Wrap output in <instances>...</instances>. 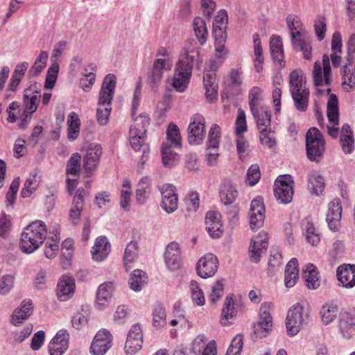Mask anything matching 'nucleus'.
I'll return each instance as SVG.
<instances>
[{"label":"nucleus","mask_w":355,"mask_h":355,"mask_svg":"<svg viewBox=\"0 0 355 355\" xmlns=\"http://www.w3.org/2000/svg\"><path fill=\"white\" fill-rule=\"evenodd\" d=\"M195 62L198 67L202 62L198 47L186 46L185 53L180 55L175 68L173 87L177 92H182L187 87Z\"/></svg>","instance_id":"nucleus-1"},{"label":"nucleus","mask_w":355,"mask_h":355,"mask_svg":"<svg viewBox=\"0 0 355 355\" xmlns=\"http://www.w3.org/2000/svg\"><path fill=\"white\" fill-rule=\"evenodd\" d=\"M46 229L42 220H35L24 229L20 239V248L22 252L31 254L42 244L46 236Z\"/></svg>","instance_id":"nucleus-2"},{"label":"nucleus","mask_w":355,"mask_h":355,"mask_svg":"<svg viewBox=\"0 0 355 355\" xmlns=\"http://www.w3.org/2000/svg\"><path fill=\"white\" fill-rule=\"evenodd\" d=\"M166 141L163 142L161 148L162 163L165 167L171 168L175 166L178 161V155L173 148L182 147V139L179 128L171 123L166 131Z\"/></svg>","instance_id":"nucleus-3"},{"label":"nucleus","mask_w":355,"mask_h":355,"mask_svg":"<svg viewBox=\"0 0 355 355\" xmlns=\"http://www.w3.org/2000/svg\"><path fill=\"white\" fill-rule=\"evenodd\" d=\"M290 92L295 107L300 112L306 111L309 105V90L306 87L305 78L301 71L295 70L290 74Z\"/></svg>","instance_id":"nucleus-4"},{"label":"nucleus","mask_w":355,"mask_h":355,"mask_svg":"<svg viewBox=\"0 0 355 355\" xmlns=\"http://www.w3.org/2000/svg\"><path fill=\"white\" fill-rule=\"evenodd\" d=\"M306 148L308 158L318 162L324 151V142L322 135L316 128H310L306 136Z\"/></svg>","instance_id":"nucleus-5"},{"label":"nucleus","mask_w":355,"mask_h":355,"mask_svg":"<svg viewBox=\"0 0 355 355\" xmlns=\"http://www.w3.org/2000/svg\"><path fill=\"white\" fill-rule=\"evenodd\" d=\"M309 315L300 304L293 305L288 311L286 327L290 336H294L300 331L301 327L308 319Z\"/></svg>","instance_id":"nucleus-6"},{"label":"nucleus","mask_w":355,"mask_h":355,"mask_svg":"<svg viewBox=\"0 0 355 355\" xmlns=\"http://www.w3.org/2000/svg\"><path fill=\"white\" fill-rule=\"evenodd\" d=\"M293 181L291 175H285L277 178L274 184V193L279 202L289 203L293 199Z\"/></svg>","instance_id":"nucleus-7"},{"label":"nucleus","mask_w":355,"mask_h":355,"mask_svg":"<svg viewBox=\"0 0 355 355\" xmlns=\"http://www.w3.org/2000/svg\"><path fill=\"white\" fill-rule=\"evenodd\" d=\"M205 121L200 114H195L191 119L188 128V142L191 145L202 144L205 136Z\"/></svg>","instance_id":"nucleus-8"},{"label":"nucleus","mask_w":355,"mask_h":355,"mask_svg":"<svg viewBox=\"0 0 355 355\" xmlns=\"http://www.w3.org/2000/svg\"><path fill=\"white\" fill-rule=\"evenodd\" d=\"M322 65L323 68H322L319 62H315L313 66V77L315 86L317 87L323 85L328 86L331 84L330 60L329 56L326 54L322 57Z\"/></svg>","instance_id":"nucleus-9"},{"label":"nucleus","mask_w":355,"mask_h":355,"mask_svg":"<svg viewBox=\"0 0 355 355\" xmlns=\"http://www.w3.org/2000/svg\"><path fill=\"white\" fill-rule=\"evenodd\" d=\"M218 267V261L216 256L209 253L201 257L196 265L198 275L207 279L215 275Z\"/></svg>","instance_id":"nucleus-10"},{"label":"nucleus","mask_w":355,"mask_h":355,"mask_svg":"<svg viewBox=\"0 0 355 355\" xmlns=\"http://www.w3.org/2000/svg\"><path fill=\"white\" fill-rule=\"evenodd\" d=\"M130 144L135 152L141 151L142 153L138 168V171H140L144 168L145 163L148 159L150 154L149 145L146 142V136H140L136 133V130L130 131Z\"/></svg>","instance_id":"nucleus-11"},{"label":"nucleus","mask_w":355,"mask_h":355,"mask_svg":"<svg viewBox=\"0 0 355 355\" xmlns=\"http://www.w3.org/2000/svg\"><path fill=\"white\" fill-rule=\"evenodd\" d=\"M159 191L162 193V208L168 214L173 213L178 208V196L175 187L173 184H166L160 186Z\"/></svg>","instance_id":"nucleus-12"},{"label":"nucleus","mask_w":355,"mask_h":355,"mask_svg":"<svg viewBox=\"0 0 355 355\" xmlns=\"http://www.w3.org/2000/svg\"><path fill=\"white\" fill-rule=\"evenodd\" d=\"M112 338L110 331L103 329L97 332L90 347L94 355H103L111 347Z\"/></svg>","instance_id":"nucleus-13"},{"label":"nucleus","mask_w":355,"mask_h":355,"mask_svg":"<svg viewBox=\"0 0 355 355\" xmlns=\"http://www.w3.org/2000/svg\"><path fill=\"white\" fill-rule=\"evenodd\" d=\"M327 117L329 121L334 125L328 126V134L333 138H336L338 134L339 108L338 100L336 94H330L327 102Z\"/></svg>","instance_id":"nucleus-14"},{"label":"nucleus","mask_w":355,"mask_h":355,"mask_svg":"<svg viewBox=\"0 0 355 355\" xmlns=\"http://www.w3.org/2000/svg\"><path fill=\"white\" fill-rule=\"evenodd\" d=\"M265 218V207L261 198L252 200L249 211V220L251 229L255 230L262 227Z\"/></svg>","instance_id":"nucleus-15"},{"label":"nucleus","mask_w":355,"mask_h":355,"mask_svg":"<svg viewBox=\"0 0 355 355\" xmlns=\"http://www.w3.org/2000/svg\"><path fill=\"white\" fill-rule=\"evenodd\" d=\"M270 304H262L259 309V321L254 326V332L260 337H266L272 328Z\"/></svg>","instance_id":"nucleus-16"},{"label":"nucleus","mask_w":355,"mask_h":355,"mask_svg":"<svg viewBox=\"0 0 355 355\" xmlns=\"http://www.w3.org/2000/svg\"><path fill=\"white\" fill-rule=\"evenodd\" d=\"M268 247V241L265 232L259 233L254 239H252L249 246L250 260L253 263H258L261 255L265 252Z\"/></svg>","instance_id":"nucleus-17"},{"label":"nucleus","mask_w":355,"mask_h":355,"mask_svg":"<svg viewBox=\"0 0 355 355\" xmlns=\"http://www.w3.org/2000/svg\"><path fill=\"white\" fill-rule=\"evenodd\" d=\"M171 65L169 60L167 59L157 58L154 61L149 82L153 90L155 91L160 85L163 78L164 70L170 69Z\"/></svg>","instance_id":"nucleus-18"},{"label":"nucleus","mask_w":355,"mask_h":355,"mask_svg":"<svg viewBox=\"0 0 355 355\" xmlns=\"http://www.w3.org/2000/svg\"><path fill=\"white\" fill-rule=\"evenodd\" d=\"M164 260L168 270L174 271L180 268L181 257L179 244L176 242L169 243L165 250Z\"/></svg>","instance_id":"nucleus-19"},{"label":"nucleus","mask_w":355,"mask_h":355,"mask_svg":"<svg viewBox=\"0 0 355 355\" xmlns=\"http://www.w3.org/2000/svg\"><path fill=\"white\" fill-rule=\"evenodd\" d=\"M339 329L343 337L349 338L355 333V310L340 313Z\"/></svg>","instance_id":"nucleus-20"},{"label":"nucleus","mask_w":355,"mask_h":355,"mask_svg":"<svg viewBox=\"0 0 355 355\" xmlns=\"http://www.w3.org/2000/svg\"><path fill=\"white\" fill-rule=\"evenodd\" d=\"M69 334L60 330L49 344L50 355H62L68 347Z\"/></svg>","instance_id":"nucleus-21"},{"label":"nucleus","mask_w":355,"mask_h":355,"mask_svg":"<svg viewBox=\"0 0 355 355\" xmlns=\"http://www.w3.org/2000/svg\"><path fill=\"white\" fill-rule=\"evenodd\" d=\"M342 215V207L338 199H334L329 204L328 213L326 220L329 229L332 231H337L340 226V221Z\"/></svg>","instance_id":"nucleus-22"},{"label":"nucleus","mask_w":355,"mask_h":355,"mask_svg":"<svg viewBox=\"0 0 355 355\" xmlns=\"http://www.w3.org/2000/svg\"><path fill=\"white\" fill-rule=\"evenodd\" d=\"M74 288V279L67 275H63L58 281L57 286L56 292L58 300H67L73 295Z\"/></svg>","instance_id":"nucleus-23"},{"label":"nucleus","mask_w":355,"mask_h":355,"mask_svg":"<svg viewBox=\"0 0 355 355\" xmlns=\"http://www.w3.org/2000/svg\"><path fill=\"white\" fill-rule=\"evenodd\" d=\"M238 194L236 185L230 180L225 179L220 187L221 202L225 205H230L235 201Z\"/></svg>","instance_id":"nucleus-24"},{"label":"nucleus","mask_w":355,"mask_h":355,"mask_svg":"<svg viewBox=\"0 0 355 355\" xmlns=\"http://www.w3.org/2000/svg\"><path fill=\"white\" fill-rule=\"evenodd\" d=\"M336 275L343 286L352 288L355 286V265H346L339 266Z\"/></svg>","instance_id":"nucleus-25"},{"label":"nucleus","mask_w":355,"mask_h":355,"mask_svg":"<svg viewBox=\"0 0 355 355\" xmlns=\"http://www.w3.org/2000/svg\"><path fill=\"white\" fill-rule=\"evenodd\" d=\"M212 35L215 40L216 56L218 58H225L227 55L224 46L227 38L225 28L223 26H213Z\"/></svg>","instance_id":"nucleus-26"},{"label":"nucleus","mask_w":355,"mask_h":355,"mask_svg":"<svg viewBox=\"0 0 355 355\" xmlns=\"http://www.w3.org/2000/svg\"><path fill=\"white\" fill-rule=\"evenodd\" d=\"M33 309V302L30 300L22 301L19 308L16 309L11 315V323L14 325H18L31 315Z\"/></svg>","instance_id":"nucleus-27"},{"label":"nucleus","mask_w":355,"mask_h":355,"mask_svg":"<svg viewBox=\"0 0 355 355\" xmlns=\"http://www.w3.org/2000/svg\"><path fill=\"white\" fill-rule=\"evenodd\" d=\"M114 290L112 282H107L101 284L96 292V306L98 309H103L104 306L112 297Z\"/></svg>","instance_id":"nucleus-28"},{"label":"nucleus","mask_w":355,"mask_h":355,"mask_svg":"<svg viewBox=\"0 0 355 355\" xmlns=\"http://www.w3.org/2000/svg\"><path fill=\"white\" fill-rule=\"evenodd\" d=\"M301 36L302 32L300 31H297L296 32L293 31L291 33L293 49L297 51H302L303 53L304 58L306 60H310L311 58V46L304 39L298 38Z\"/></svg>","instance_id":"nucleus-29"},{"label":"nucleus","mask_w":355,"mask_h":355,"mask_svg":"<svg viewBox=\"0 0 355 355\" xmlns=\"http://www.w3.org/2000/svg\"><path fill=\"white\" fill-rule=\"evenodd\" d=\"M110 251V245L105 236H101L96 241L92 248V253L93 259L96 261H102L108 255Z\"/></svg>","instance_id":"nucleus-30"},{"label":"nucleus","mask_w":355,"mask_h":355,"mask_svg":"<svg viewBox=\"0 0 355 355\" xmlns=\"http://www.w3.org/2000/svg\"><path fill=\"white\" fill-rule=\"evenodd\" d=\"M299 278V269L297 268V260L295 258L291 259L286 266L284 283L287 288L295 286Z\"/></svg>","instance_id":"nucleus-31"},{"label":"nucleus","mask_w":355,"mask_h":355,"mask_svg":"<svg viewBox=\"0 0 355 355\" xmlns=\"http://www.w3.org/2000/svg\"><path fill=\"white\" fill-rule=\"evenodd\" d=\"M257 123L259 130L263 128H268L271 123L270 111L267 107H261L257 110H252L251 112Z\"/></svg>","instance_id":"nucleus-32"},{"label":"nucleus","mask_w":355,"mask_h":355,"mask_svg":"<svg viewBox=\"0 0 355 355\" xmlns=\"http://www.w3.org/2000/svg\"><path fill=\"white\" fill-rule=\"evenodd\" d=\"M151 179L148 177L142 178L139 183L136 191V200L139 205L146 203L151 191Z\"/></svg>","instance_id":"nucleus-33"},{"label":"nucleus","mask_w":355,"mask_h":355,"mask_svg":"<svg viewBox=\"0 0 355 355\" xmlns=\"http://www.w3.org/2000/svg\"><path fill=\"white\" fill-rule=\"evenodd\" d=\"M40 95L37 91H33L30 87L25 89L24 94V105L26 107L25 111L33 113L37 108Z\"/></svg>","instance_id":"nucleus-34"},{"label":"nucleus","mask_w":355,"mask_h":355,"mask_svg":"<svg viewBox=\"0 0 355 355\" xmlns=\"http://www.w3.org/2000/svg\"><path fill=\"white\" fill-rule=\"evenodd\" d=\"M324 178L317 172H311L308 176V188L312 193L318 196L324 189Z\"/></svg>","instance_id":"nucleus-35"},{"label":"nucleus","mask_w":355,"mask_h":355,"mask_svg":"<svg viewBox=\"0 0 355 355\" xmlns=\"http://www.w3.org/2000/svg\"><path fill=\"white\" fill-rule=\"evenodd\" d=\"M236 315V311L232 297L228 295L226 297L224 307L222 310V318L220 323L222 325H227L231 323L230 320L233 319Z\"/></svg>","instance_id":"nucleus-36"},{"label":"nucleus","mask_w":355,"mask_h":355,"mask_svg":"<svg viewBox=\"0 0 355 355\" xmlns=\"http://www.w3.org/2000/svg\"><path fill=\"white\" fill-rule=\"evenodd\" d=\"M303 272L304 277L306 282V286L309 288L316 289L319 287L318 273L314 265L311 263L307 264Z\"/></svg>","instance_id":"nucleus-37"},{"label":"nucleus","mask_w":355,"mask_h":355,"mask_svg":"<svg viewBox=\"0 0 355 355\" xmlns=\"http://www.w3.org/2000/svg\"><path fill=\"white\" fill-rule=\"evenodd\" d=\"M193 31L196 38L201 45L205 44L207 38L208 31L205 20L197 17L193 21Z\"/></svg>","instance_id":"nucleus-38"},{"label":"nucleus","mask_w":355,"mask_h":355,"mask_svg":"<svg viewBox=\"0 0 355 355\" xmlns=\"http://www.w3.org/2000/svg\"><path fill=\"white\" fill-rule=\"evenodd\" d=\"M271 55L275 61L281 62L284 58L283 44L279 36L272 35L270 41Z\"/></svg>","instance_id":"nucleus-39"},{"label":"nucleus","mask_w":355,"mask_h":355,"mask_svg":"<svg viewBox=\"0 0 355 355\" xmlns=\"http://www.w3.org/2000/svg\"><path fill=\"white\" fill-rule=\"evenodd\" d=\"M146 284V273L141 270H135L130 275L129 284L130 288L139 291Z\"/></svg>","instance_id":"nucleus-40"},{"label":"nucleus","mask_w":355,"mask_h":355,"mask_svg":"<svg viewBox=\"0 0 355 355\" xmlns=\"http://www.w3.org/2000/svg\"><path fill=\"white\" fill-rule=\"evenodd\" d=\"M153 324L157 329H161L166 324V314L162 304L155 305L153 312Z\"/></svg>","instance_id":"nucleus-41"},{"label":"nucleus","mask_w":355,"mask_h":355,"mask_svg":"<svg viewBox=\"0 0 355 355\" xmlns=\"http://www.w3.org/2000/svg\"><path fill=\"white\" fill-rule=\"evenodd\" d=\"M150 124V118L146 114H141L135 119V123L130 126V131L136 130V133L146 136V128Z\"/></svg>","instance_id":"nucleus-42"},{"label":"nucleus","mask_w":355,"mask_h":355,"mask_svg":"<svg viewBox=\"0 0 355 355\" xmlns=\"http://www.w3.org/2000/svg\"><path fill=\"white\" fill-rule=\"evenodd\" d=\"M338 308L334 304H324L320 310L322 321L324 324H329L333 322L337 317Z\"/></svg>","instance_id":"nucleus-43"},{"label":"nucleus","mask_w":355,"mask_h":355,"mask_svg":"<svg viewBox=\"0 0 355 355\" xmlns=\"http://www.w3.org/2000/svg\"><path fill=\"white\" fill-rule=\"evenodd\" d=\"M80 119L78 116L75 112H71L69 114L68 119V138L71 140H75L79 134L80 131Z\"/></svg>","instance_id":"nucleus-44"},{"label":"nucleus","mask_w":355,"mask_h":355,"mask_svg":"<svg viewBox=\"0 0 355 355\" xmlns=\"http://www.w3.org/2000/svg\"><path fill=\"white\" fill-rule=\"evenodd\" d=\"M191 299L194 304L198 306L204 305L205 299L204 293L199 286L198 283L195 280H191L189 284Z\"/></svg>","instance_id":"nucleus-45"},{"label":"nucleus","mask_w":355,"mask_h":355,"mask_svg":"<svg viewBox=\"0 0 355 355\" xmlns=\"http://www.w3.org/2000/svg\"><path fill=\"white\" fill-rule=\"evenodd\" d=\"M81 157L78 153L73 154L67 162V173L78 175L80 168Z\"/></svg>","instance_id":"nucleus-46"},{"label":"nucleus","mask_w":355,"mask_h":355,"mask_svg":"<svg viewBox=\"0 0 355 355\" xmlns=\"http://www.w3.org/2000/svg\"><path fill=\"white\" fill-rule=\"evenodd\" d=\"M137 255V243L130 241L126 246L123 257L124 265L127 268L129 263L134 261Z\"/></svg>","instance_id":"nucleus-47"},{"label":"nucleus","mask_w":355,"mask_h":355,"mask_svg":"<svg viewBox=\"0 0 355 355\" xmlns=\"http://www.w3.org/2000/svg\"><path fill=\"white\" fill-rule=\"evenodd\" d=\"M220 137V128L218 125L214 124L209 132L207 146H208L209 148H218Z\"/></svg>","instance_id":"nucleus-48"},{"label":"nucleus","mask_w":355,"mask_h":355,"mask_svg":"<svg viewBox=\"0 0 355 355\" xmlns=\"http://www.w3.org/2000/svg\"><path fill=\"white\" fill-rule=\"evenodd\" d=\"M261 178L259 167L257 164L250 166L247 171L246 180L250 186H254Z\"/></svg>","instance_id":"nucleus-49"},{"label":"nucleus","mask_w":355,"mask_h":355,"mask_svg":"<svg viewBox=\"0 0 355 355\" xmlns=\"http://www.w3.org/2000/svg\"><path fill=\"white\" fill-rule=\"evenodd\" d=\"M14 277L10 275H6L0 279V294H8L13 287Z\"/></svg>","instance_id":"nucleus-50"},{"label":"nucleus","mask_w":355,"mask_h":355,"mask_svg":"<svg viewBox=\"0 0 355 355\" xmlns=\"http://www.w3.org/2000/svg\"><path fill=\"white\" fill-rule=\"evenodd\" d=\"M116 85V76L112 73H109L104 78L101 90L114 94Z\"/></svg>","instance_id":"nucleus-51"},{"label":"nucleus","mask_w":355,"mask_h":355,"mask_svg":"<svg viewBox=\"0 0 355 355\" xmlns=\"http://www.w3.org/2000/svg\"><path fill=\"white\" fill-rule=\"evenodd\" d=\"M36 180L35 175L28 178L24 185V188L21 190V196L22 198L29 197L33 192L36 189Z\"/></svg>","instance_id":"nucleus-52"},{"label":"nucleus","mask_w":355,"mask_h":355,"mask_svg":"<svg viewBox=\"0 0 355 355\" xmlns=\"http://www.w3.org/2000/svg\"><path fill=\"white\" fill-rule=\"evenodd\" d=\"M323 16H319L318 19L315 21L314 28L315 34L319 41H322L325 36L326 32V21Z\"/></svg>","instance_id":"nucleus-53"},{"label":"nucleus","mask_w":355,"mask_h":355,"mask_svg":"<svg viewBox=\"0 0 355 355\" xmlns=\"http://www.w3.org/2000/svg\"><path fill=\"white\" fill-rule=\"evenodd\" d=\"M247 131V124L245 112L241 109L239 110V114L236 120V135H243V132Z\"/></svg>","instance_id":"nucleus-54"},{"label":"nucleus","mask_w":355,"mask_h":355,"mask_svg":"<svg viewBox=\"0 0 355 355\" xmlns=\"http://www.w3.org/2000/svg\"><path fill=\"white\" fill-rule=\"evenodd\" d=\"M223 293V284L221 280H218L213 286L211 293L209 295V300L212 304L216 302L222 297Z\"/></svg>","instance_id":"nucleus-55"},{"label":"nucleus","mask_w":355,"mask_h":355,"mask_svg":"<svg viewBox=\"0 0 355 355\" xmlns=\"http://www.w3.org/2000/svg\"><path fill=\"white\" fill-rule=\"evenodd\" d=\"M261 89L258 87H252L249 93V106L250 108V111L252 112V110H257L259 109L257 106L258 101L259 99V95L261 94Z\"/></svg>","instance_id":"nucleus-56"},{"label":"nucleus","mask_w":355,"mask_h":355,"mask_svg":"<svg viewBox=\"0 0 355 355\" xmlns=\"http://www.w3.org/2000/svg\"><path fill=\"white\" fill-rule=\"evenodd\" d=\"M143 340L136 339L134 341L126 340L125 351L127 354L133 355L141 349Z\"/></svg>","instance_id":"nucleus-57"},{"label":"nucleus","mask_w":355,"mask_h":355,"mask_svg":"<svg viewBox=\"0 0 355 355\" xmlns=\"http://www.w3.org/2000/svg\"><path fill=\"white\" fill-rule=\"evenodd\" d=\"M260 135V141L263 145H266L269 148H272L275 145V140L272 137L270 136V133L271 132L270 129L263 128L261 130H259Z\"/></svg>","instance_id":"nucleus-58"},{"label":"nucleus","mask_w":355,"mask_h":355,"mask_svg":"<svg viewBox=\"0 0 355 355\" xmlns=\"http://www.w3.org/2000/svg\"><path fill=\"white\" fill-rule=\"evenodd\" d=\"M205 337L204 335H198L193 341L192 352L195 355L202 354L203 348L205 347Z\"/></svg>","instance_id":"nucleus-59"},{"label":"nucleus","mask_w":355,"mask_h":355,"mask_svg":"<svg viewBox=\"0 0 355 355\" xmlns=\"http://www.w3.org/2000/svg\"><path fill=\"white\" fill-rule=\"evenodd\" d=\"M110 112V106H107V107H100L97 109L96 117L99 124L104 125L107 123Z\"/></svg>","instance_id":"nucleus-60"},{"label":"nucleus","mask_w":355,"mask_h":355,"mask_svg":"<svg viewBox=\"0 0 355 355\" xmlns=\"http://www.w3.org/2000/svg\"><path fill=\"white\" fill-rule=\"evenodd\" d=\"M58 236L55 234L54 237H53L52 242L46 244L44 253L47 258L53 259L55 257V251L58 250Z\"/></svg>","instance_id":"nucleus-61"},{"label":"nucleus","mask_w":355,"mask_h":355,"mask_svg":"<svg viewBox=\"0 0 355 355\" xmlns=\"http://www.w3.org/2000/svg\"><path fill=\"white\" fill-rule=\"evenodd\" d=\"M95 81V74L92 72H89L85 74L80 80V85L82 89L85 92H89L91 87L93 85Z\"/></svg>","instance_id":"nucleus-62"},{"label":"nucleus","mask_w":355,"mask_h":355,"mask_svg":"<svg viewBox=\"0 0 355 355\" xmlns=\"http://www.w3.org/2000/svg\"><path fill=\"white\" fill-rule=\"evenodd\" d=\"M45 338V333L44 331H38L32 338L31 347L33 350H38L40 349L44 343Z\"/></svg>","instance_id":"nucleus-63"},{"label":"nucleus","mask_w":355,"mask_h":355,"mask_svg":"<svg viewBox=\"0 0 355 355\" xmlns=\"http://www.w3.org/2000/svg\"><path fill=\"white\" fill-rule=\"evenodd\" d=\"M114 96V93H110L100 90L98 97V105L100 107H107V106L111 107V103Z\"/></svg>","instance_id":"nucleus-64"}]
</instances>
